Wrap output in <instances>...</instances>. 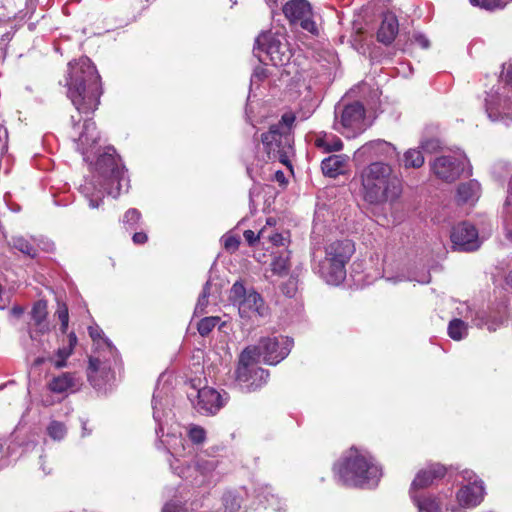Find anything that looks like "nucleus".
I'll return each instance as SVG.
<instances>
[{
  "mask_svg": "<svg viewBox=\"0 0 512 512\" xmlns=\"http://www.w3.org/2000/svg\"><path fill=\"white\" fill-rule=\"evenodd\" d=\"M91 179H86L81 185V193L89 202L92 209L99 208L103 200V190L113 198H117L123 189H128V177L121 160L113 148L100 155L90 164Z\"/></svg>",
  "mask_w": 512,
  "mask_h": 512,
  "instance_id": "obj_1",
  "label": "nucleus"
},
{
  "mask_svg": "<svg viewBox=\"0 0 512 512\" xmlns=\"http://www.w3.org/2000/svg\"><path fill=\"white\" fill-rule=\"evenodd\" d=\"M67 96L79 113H93L102 94L100 76L91 60L81 57L68 64Z\"/></svg>",
  "mask_w": 512,
  "mask_h": 512,
  "instance_id": "obj_2",
  "label": "nucleus"
},
{
  "mask_svg": "<svg viewBox=\"0 0 512 512\" xmlns=\"http://www.w3.org/2000/svg\"><path fill=\"white\" fill-rule=\"evenodd\" d=\"M360 194L371 205L395 202L402 194V181L394 173L392 166L383 161H375L359 172Z\"/></svg>",
  "mask_w": 512,
  "mask_h": 512,
  "instance_id": "obj_3",
  "label": "nucleus"
},
{
  "mask_svg": "<svg viewBox=\"0 0 512 512\" xmlns=\"http://www.w3.org/2000/svg\"><path fill=\"white\" fill-rule=\"evenodd\" d=\"M338 480L347 486L373 487L379 482L382 471L366 451L351 448L334 465Z\"/></svg>",
  "mask_w": 512,
  "mask_h": 512,
  "instance_id": "obj_4",
  "label": "nucleus"
},
{
  "mask_svg": "<svg viewBox=\"0 0 512 512\" xmlns=\"http://www.w3.org/2000/svg\"><path fill=\"white\" fill-rule=\"evenodd\" d=\"M500 79L505 85L501 93L488 94L486 112L491 121L509 125L512 123V59L503 64Z\"/></svg>",
  "mask_w": 512,
  "mask_h": 512,
  "instance_id": "obj_5",
  "label": "nucleus"
},
{
  "mask_svg": "<svg viewBox=\"0 0 512 512\" xmlns=\"http://www.w3.org/2000/svg\"><path fill=\"white\" fill-rule=\"evenodd\" d=\"M430 169L437 180L445 183H453L462 174L472 173L470 162L461 150L448 151L437 156L430 162Z\"/></svg>",
  "mask_w": 512,
  "mask_h": 512,
  "instance_id": "obj_6",
  "label": "nucleus"
},
{
  "mask_svg": "<svg viewBox=\"0 0 512 512\" xmlns=\"http://www.w3.org/2000/svg\"><path fill=\"white\" fill-rule=\"evenodd\" d=\"M254 55L261 63L271 62L276 67L286 66L292 57L286 41H281L270 33H261L255 41Z\"/></svg>",
  "mask_w": 512,
  "mask_h": 512,
  "instance_id": "obj_7",
  "label": "nucleus"
},
{
  "mask_svg": "<svg viewBox=\"0 0 512 512\" xmlns=\"http://www.w3.org/2000/svg\"><path fill=\"white\" fill-rule=\"evenodd\" d=\"M229 299L237 306L241 318H263L268 315V307L263 298L254 290H246L244 285L237 281L229 292Z\"/></svg>",
  "mask_w": 512,
  "mask_h": 512,
  "instance_id": "obj_8",
  "label": "nucleus"
},
{
  "mask_svg": "<svg viewBox=\"0 0 512 512\" xmlns=\"http://www.w3.org/2000/svg\"><path fill=\"white\" fill-rule=\"evenodd\" d=\"M267 159L264 161H279L288 165L289 157L293 152V137L287 133V127L271 126L267 133L261 137Z\"/></svg>",
  "mask_w": 512,
  "mask_h": 512,
  "instance_id": "obj_9",
  "label": "nucleus"
},
{
  "mask_svg": "<svg viewBox=\"0 0 512 512\" xmlns=\"http://www.w3.org/2000/svg\"><path fill=\"white\" fill-rule=\"evenodd\" d=\"M257 361L256 349H244L239 357L236 380L248 391L260 388L267 382L269 376L268 371L255 366Z\"/></svg>",
  "mask_w": 512,
  "mask_h": 512,
  "instance_id": "obj_10",
  "label": "nucleus"
},
{
  "mask_svg": "<svg viewBox=\"0 0 512 512\" xmlns=\"http://www.w3.org/2000/svg\"><path fill=\"white\" fill-rule=\"evenodd\" d=\"M364 114V107L359 102L343 108L338 106L335 109L333 128L347 138L355 137L365 130Z\"/></svg>",
  "mask_w": 512,
  "mask_h": 512,
  "instance_id": "obj_11",
  "label": "nucleus"
},
{
  "mask_svg": "<svg viewBox=\"0 0 512 512\" xmlns=\"http://www.w3.org/2000/svg\"><path fill=\"white\" fill-rule=\"evenodd\" d=\"M90 337L97 343V348H101L109 354V358L103 356V359L98 357L89 358V366L87 370V377L93 386H99L98 375L101 377L107 376L111 370L110 358L112 357L116 361V350L109 342L108 339L101 337V333L98 327L89 328Z\"/></svg>",
  "mask_w": 512,
  "mask_h": 512,
  "instance_id": "obj_12",
  "label": "nucleus"
},
{
  "mask_svg": "<svg viewBox=\"0 0 512 512\" xmlns=\"http://www.w3.org/2000/svg\"><path fill=\"white\" fill-rule=\"evenodd\" d=\"M293 340L285 336L261 338L257 346L246 349H256V359L263 358L269 365H276L285 359L291 351Z\"/></svg>",
  "mask_w": 512,
  "mask_h": 512,
  "instance_id": "obj_13",
  "label": "nucleus"
},
{
  "mask_svg": "<svg viewBox=\"0 0 512 512\" xmlns=\"http://www.w3.org/2000/svg\"><path fill=\"white\" fill-rule=\"evenodd\" d=\"M285 17L294 25L316 34L317 26L313 20L311 5L306 0H291L283 7Z\"/></svg>",
  "mask_w": 512,
  "mask_h": 512,
  "instance_id": "obj_14",
  "label": "nucleus"
},
{
  "mask_svg": "<svg viewBox=\"0 0 512 512\" xmlns=\"http://www.w3.org/2000/svg\"><path fill=\"white\" fill-rule=\"evenodd\" d=\"M196 392V400H192L195 409L205 415L217 413L226 403L227 394H221L212 387H203Z\"/></svg>",
  "mask_w": 512,
  "mask_h": 512,
  "instance_id": "obj_15",
  "label": "nucleus"
},
{
  "mask_svg": "<svg viewBox=\"0 0 512 512\" xmlns=\"http://www.w3.org/2000/svg\"><path fill=\"white\" fill-rule=\"evenodd\" d=\"M463 478L468 482L457 493V500L463 507H474L481 503L485 490L483 482L478 480L473 471H463Z\"/></svg>",
  "mask_w": 512,
  "mask_h": 512,
  "instance_id": "obj_16",
  "label": "nucleus"
},
{
  "mask_svg": "<svg viewBox=\"0 0 512 512\" xmlns=\"http://www.w3.org/2000/svg\"><path fill=\"white\" fill-rule=\"evenodd\" d=\"M451 241L462 251H474L481 245L477 229L469 222H462L453 227Z\"/></svg>",
  "mask_w": 512,
  "mask_h": 512,
  "instance_id": "obj_17",
  "label": "nucleus"
},
{
  "mask_svg": "<svg viewBox=\"0 0 512 512\" xmlns=\"http://www.w3.org/2000/svg\"><path fill=\"white\" fill-rule=\"evenodd\" d=\"M313 271L327 284L339 285L346 277V267L326 259H314Z\"/></svg>",
  "mask_w": 512,
  "mask_h": 512,
  "instance_id": "obj_18",
  "label": "nucleus"
},
{
  "mask_svg": "<svg viewBox=\"0 0 512 512\" xmlns=\"http://www.w3.org/2000/svg\"><path fill=\"white\" fill-rule=\"evenodd\" d=\"M354 253V245L350 240H337L325 247L324 259L346 267Z\"/></svg>",
  "mask_w": 512,
  "mask_h": 512,
  "instance_id": "obj_19",
  "label": "nucleus"
},
{
  "mask_svg": "<svg viewBox=\"0 0 512 512\" xmlns=\"http://www.w3.org/2000/svg\"><path fill=\"white\" fill-rule=\"evenodd\" d=\"M356 153L369 158L379 157L386 160L396 159L398 157L396 148L391 143L380 139L364 144Z\"/></svg>",
  "mask_w": 512,
  "mask_h": 512,
  "instance_id": "obj_20",
  "label": "nucleus"
},
{
  "mask_svg": "<svg viewBox=\"0 0 512 512\" xmlns=\"http://www.w3.org/2000/svg\"><path fill=\"white\" fill-rule=\"evenodd\" d=\"M99 133L96 125L90 120H86L82 126V130L79 132L78 137L75 139L77 143V149L84 156L85 160H88V153L93 150L95 145L98 143Z\"/></svg>",
  "mask_w": 512,
  "mask_h": 512,
  "instance_id": "obj_21",
  "label": "nucleus"
},
{
  "mask_svg": "<svg viewBox=\"0 0 512 512\" xmlns=\"http://www.w3.org/2000/svg\"><path fill=\"white\" fill-rule=\"evenodd\" d=\"M481 196V185L477 180L462 182L457 186L455 200L459 205H474Z\"/></svg>",
  "mask_w": 512,
  "mask_h": 512,
  "instance_id": "obj_22",
  "label": "nucleus"
},
{
  "mask_svg": "<svg viewBox=\"0 0 512 512\" xmlns=\"http://www.w3.org/2000/svg\"><path fill=\"white\" fill-rule=\"evenodd\" d=\"M445 468L440 464L431 465L429 468L417 473L411 485V496L417 489L428 487L434 479L444 476Z\"/></svg>",
  "mask_w": 512,
  "mask_h": 512,
  "instance_id": "obj_23",
  "label": "nucleus"
},
{
  "mask_svg": "<svg viewBox=\"0 0 512 512\" xmlns=\"http://www.w3.org/2000/svg\"><path fill=\"white\" fill-rule=\"evenodd\" d=\"M399 32V23L397 17L392 13H385L377 31L379 42L391 44Z\"/></svg>",
  "mask_w": 512,
  "mask_h": 512,
  "instance_id": "obj_24",
  "label": "nucleus"
},
{
  "mask_svg": "<svg viewBox=\"0 0 512 512\" xmlns=\"http://www.w3.org/2000/svg\"><path fill=\"white\" fill-rule=\"evenodd\" d=\"M349 157L344 154L331 155L321 163V169L325 176L336 178L347 170Z\"/></svg>",
  "mask_w": 512,
  "mask_h": 512,
  "instance_id": "obj_25",
  "label": "nucleus"
},
{
  "mask_svg": "<svg viewBox=\"0 0 512 512\" xmlns=\"http://www.w3.org/2000/svg\"><path fill=\"white\" fill-rule=\"evenodd\" d=\"M310 141L323 152L340 151L343 147L341 139L331 133L319 132L311 136Z\"/></svg>",
  "mask_w": 512,
  "mask_h": 512,
  "instance_id": "obj_26",
  "label": "nucleus"
},
{
  "mask_svg": "<svg viewBox=\"0 0 512 512\" xmlns=\"http://www.w3.org/2000/svg\"><path fill=\"white\" fill-rule=\"evenodd\" d=\"M76 344L77 337L75 333L71 332L68 335L67 344L59 347L56 350L54 356L49 357V361L56 369H62L67 366V359L73 354Z\"/></svg>",
  "mask_w": 512,
  "mask_h": 512,
  "instance_id": "obj_27",
  "label": "nucleus"
},
{
  "mask_svg": "<svg viewBox=\"0 0 512 512\" xmlns=\"http://www.w3.org/2000/svg\"><path fill=\"white\" fill-rule=\"evenodd\" d=\"M79 382L74 373L65 372L55 376L48 383V388L54 393H65L76 386Z\"/></svg>",
  "mask_w": 512,
  "mask_h": 512,
  "instance_id": "obj_28",
  "label": "nucleus"
},
{
  "mask_svg": "<svg viewBox=\"0 0 512 512\" xmlns=\"http://www.w3.org/2000/svg\"><path fill=\"white\" fill-rule=\"evenodd\" d=\"M172 456H183L185 453L184 439L179 434L171 433L166 435L162 441Z\"/></svg>",
  "mask_w": 512,
  "mask_h": 512,
  "instance_id": "obj_29",
  "label": "nucleus"
},
{
  "mask_svg": "<svg viewBox=\"0 0 512 512\" xmlns=\"http://www.w3.org/2000/svg\"><path fill=\"white\" fill-rule=\"evenodd\" d=\"M413 502L418 508L419 512H440L441 507L438 500L432 496L419 497L417 494L412 496Z\"/></svg>",
  "mask_w": 512,
  "mask_h": 512,
  "instance_id": "obj_30",
  "label": "nucleus"
},
{
  "mask_svg": "<svg viewBox=\"0 0 512 512\" xmlns=\"http://www.w3.org/2000/svg\"><path fill=\"white\" fill-rule=\"evenodd\" d=\"M289 253L283 252L277 256H274L271 262V271L273 274L283 277L286 276L289 272Z\"/></svg>",
  "mask_w": 512,
  "mask_h": 512,
  "instance_id": "obj_31",
  "label": "nucleus"
},
{
  "mask_svg": "<svg viewBox=\"0 0 512 512\" xmlns=\"http://www.w3.org/2000/svg\"><path fill=\"white\" fill-rule=\"evenodd\" d=\"M10 244L13 248L31 258H34L37 255V249L35 246L28 239L22 236L12 237Z\"/></svg>",
  "mask_w": 512,
  "mask_h": 512,
  "instance_id": "obj_32",
  "label": "nucleus"
},
{
  "mask_svg": "<svg viewBox=\"0 0 512 512\" xmlns=\"http://www.w3.org/2000/svg\"><path fill=\"white\" fill-rule=\"evenodd\" d=\"M468 326L461 319H453L448 325V335L456 341L462 340L467 336Z\"/></svg>",
  "mask_w": 512,
  "mask_h": 512,
  "instance_id": "obj_33",
  "label": "nucleus"
},
{
  "mask_svg": "<svg viewBox=\"0 0 512 512\" xmlns=\"http://www.w3.org/2000/svg\"><path fill=\"white\" fill-rule=\"evenodd\" d=\"M424 161V156L418 149H409L404 154V166L406 168H420Z\"/></svg>",
  "mask_w": 512,
  "mask_h": 512,
  "instance_id": "obj_34",
  "label": "nucleus"
},
{
  "mask_svg": "<svg viewBox=\"0 0 512 512\" xmlns=\"http://www.w3.org/2000/svg\"><path fill=\"white\" fill-rule=\"evenodd\" d=\"M46 430L49 437L55 441L62 440L67 433L64 423L56 420L51 421Z\"/></svg>",
  "mask_w": 512,
  "mask_h": 512,
  "instance_id": "obj_35",
  "label": "nucleus"
},
{
  "mask_svg": "<svg viewBox=\"0 0 512 512\" xmlns=\"http://www.w3.org/2000/svg\"><path fill=\"white\" fill-rule=\"evenodd\" d=\"M46 315V304L42 301L37 302L32 309V318L37 325L41 326V331L47 329V326L43 324Z\"/></svg>",
  "mask_w": 512,
  "mask_h": 512,
  "instance_id": "obj_36",
  "label": "nucleus"
},
{
  "mask_svg": "<svg viewBox=\"0 0 512 512\" xmlns=\"http://www.w3.org/2000/svg\"><path fill=\"white\" fill-rule=\"evenodd\" d=\"M219 317H205L198 323L197 329L201 336H207L219 323Z\"/></svg>",
  "mask_w": 512,
  "mask_h": 512,
  "instance_id": "obj_37",
  "label": "nucleus"
},
{
  "mask_svg": "<svg viewBox=\"0 0 512 512\" xmlns=\"http://www.w3.org/2000/svg\"><path fill=\"white\" fill-rule=\"evenodd\" d=\"M188 437L192 443L200 445L206 440V431L201 426L192 424L188 427Z\"/></svg>",
  "mask_w": 512,
  "mask_h": 512,
  "instance_id": "obj_38",
  "label": "nucleus"
},
{
  "mask_svg": "<svg viewBox=\"0 0 512 512\" xmlns=\"http://www.w3.org/2000/svg\"><path fill=\"white\" fill-rule=\"evenodd\" d=\"M265 240L269 241L274 246H286L289 243V234L274 232L268 228Z\"/></svg>",
  "mask_w": 512,
  "mask_h": 512,
  "instance_id": "obj_39",
  "label": "nucleus"
},
{
  "mask_svg": "<svg viewBox=\"0 0 512 512\" xmlns=\"http://www.w3.org/2000/svg\"><path fill=\"white\" fill-rule=\"evenodd\" d=\"M162 405V401L159 400V395L158 394H154L153 395V399H152V407H153V417H154V420L158 423V428L156 429V433L157 435L159 436V434L161 433L162 436H164V429H163V425H162V418H161V413H160V410H159V406Z\"/></svg>",
  "mask_w": 512,
  "mask_h": 512,
  "instance_id": "obj_40",
  "label": "nucleus"
},
{
  "mask_svg": "<svg viewBox=\"0 0 512 512\" xmlns=\"http://www.w3.org/2000/svg\"><path fill=\"white\" fill-rule=\"evenodd\" d=\"M473 6H478L486 10H494L497 8H503L507 1L503 0H470Z\"/></svg>",
  "mask_w": 512,
  "mask_h": 512,
  "instance_id": "obj_41",
  "label": "nucleus"
},
{
  "mask_svg": "<svg viewBox=\"0 0 512 512\" xmlns=\"http://www.w3.org/2000/svg\"><path fill=\"white\" fill-rule=\"evenodd\" d=\"M217 463L215 460L199 459L195 463V469L198 470L203 476L209 475L215 470Z\"/></svg>",
  "mask_w": 512,
  "mask_h": 512,
  "instance_id": "obj_42",
  "label": "nucleus"
},
{
  "mask_svg": "<svg viewBox=\"0 0 512 512\" xmlns=\"http://www.w3.org/2000/svg\"><path fill=\"white\" fill-rule=\"evenodd\" d=\"M222 242H223L224 248L228 252L232 253L238 249V247L240 245V238L236 235L227 233L222 237Z\"/></svg>",
  "mask_w": 512,
  "mask_h": 512,
  "instance_id": "obj_43",
  "label": "nucleus"
},
{
  "mask_svg": "<svg viewBox=\"0 0 512 512\" xmlns=\"http://www.w3.org/2000/svg\"><path fill=\"white\" fill-rule=\"evenodd\" d=\"M465 310L466 313L464 314V317L466 319H471L474 325H476L477 327H482L485 324L484 312L473 311L468 306L465 307Z\"/></svg>",
  "mask_w": 512,
  "mask_h": 512,
  "instance_id": "obj_44",
  "label": "nucleus"
},
{
  "mask_svg": "<svg viewBox=\"0 0 512 512\" xmlns=\"http://www.w3.org/2000/svg\"><path fill=\"white\" fill-rule=\"evenodd\" d=\"M268 232L267 227H263L258 234H255L252 230H245L244 231V238L248 242L249 245L255 244L259 239H266V234Z\"/></svg>",
  "mask_w": 512,
  "mask_h": 512,
  "instance_id": "obj_45",
  "label": "nucleus"
},
{
  "mask_svg": "<svg viewBox=\"0 0 512 512\" xmlns=\"http://www.w3.org/2000/svg\"><path fill=\"white\" fill-rule=\"evenodd\" d=\"M209 289H210V283L207 282L203 288V291H202L200 297L198 298V301H197V304L195 307L196 313L204 312V310L208 304Z\"/></svg>",
  "mask_w": 512,
  "mask_h": 512,
  "instance_id": "obj_46",
  "label": "nucleus"
},
{
  "mask_svg": "<svg viewBox=\"0 0 512 512\" xmlns=\"http://www.w3.org/2000/svg\"><path fill=\"white\" fill-rule=\"evenodd\" d=\"M141 214L137 209H129L123 218V223L129 228H133L140 220Z\"/></svg>",
  "mask_w": 512,
  "mask_h": 512,
  "instance_id": "obj_47",
  "label": "nucleus"
},
{
  "mask_svg": "<svg viewBox=\"0 0 512 512\" xmlns=\"http://www.w3.org/2000/svg\"><path fill=\"white\" fill-rule=\"evenodd\" d=\"M56 314H57L59 321L61 322V331L63 333H65L68 328V321H69L67 306L65 304L59 305Z\"/></svg>",
  "mask_w": 512,
  "mask_h": 512,
  "instance_id": "obj_48",
  "label": "nucleus"
},
{
  "mask_svg": "<svg viewBox=\"0 0 512 512\" xmlns=\"http://www.w3.org/2000/svg\"><path fill=\"white\" fill-rule=\"evenodd\" d=\"M440 148V142L437 139H426L421 142V149L426 152L432 153Z\"/></svg>",
  "mask_w": 512,
  "mask_h": 512,
  "instance_id": "obj_49",
  "label": "nucleus"
},
{
  "mask_svg": "<svg viewBox=\"0 0 512 512\" xmlns=\"http://www.w3.org/2000/svg\"><path fill=\"white\" fill-rule=\"evenodd\" d=\"M162 512H187L183 506L175 500H172L165 504L162 509Z\"/></svg>",
  "mask_w": 512,
  "mask_h": 512,
  "instance_id": "obj_50",
  "label": "nucleus"
},
{
  "mask_svg": "<svg viewBox=\"0 0 512 512\" xmlns=\"http://www.w3.org/2000/svg\"><path fill=\"white\" fill-rule=\"evenodd\" d=\"M8 133L7 130L0 124V158L7 150Z\"/></svg>",
  "mask_w": 512,
  "mask_h": 512,
  "instance_id": "obj_51",
  "label": "nucleus"
},
{
  "mask_svg": "<svg viewBox=\"0 0 512 512\" xmlns=\"http://www.w3.org/2000/svg\"><path fill=\"white\" fill-rule=\"evenodd\" d=\"M295 120V117L293 114H284L282 116V119L279 123L275 124L274 126H280L281 129L286 126L287 127V133H290L291 125L293 124Z\"/></svg>",
  "mask_w": 512,
  "mask_h": 512,
  "instance_id": "obj_52",
  "label": "nucleus"
},
{
  "mask_svg": "<svg viewBox=\"0 0 512 512\" xmlns=\"http://www.w3.org/2000/svg\"><path fill=\"white\" fill-rule=\"evenodd\" d=\"M504 229L506 236L512 240V209L507 212L504 218Z\"/></svg>",
  "mask_w": 512,
  "mask_h": 512,
  "instance_id": "obj_53",
  "label": "nucleus"
},
{
  "mask_svg": "<svg viewBox=\"0 0 512 512\" xmlns=\"http://www.w3.org/2000/svg\"><path fill=\"white\" fill-rule=\"evenodd\" d=\"M132 240L135 244H144L148 240V237L144 232H136L134 233Z\"/></svg>",
  "mask_w": 512,
  "mask_h": 512,
  "instance_id": "obj_54",
  "label": "nucleus"
},
{
  "mask_svg": "<svg viewBox=\"0 0 512 512\" xmlns=\"http://www.w3.org/2000/svg\"><path fill=\"white\" fill-rule=\"evenodd\" d=\"M414 40L422 48H428L429 47L428 39L424 35H422V34H416L414 36Z\"/></svg>",
  "mask_w": 512,
  "mask_h": 512,
  "instance_id": "obj_55",
  "label": "nucleus"
},
{
  "mask_svg": "<svg viewBox=\"0 0 512 512\" xmlns=\"http://www.w3.org/2000/svg\"><path fill=\"white\" fill-rule=\"evenodd\" d=\"M170 466L180 477H189L188 471L190 470V467L179 469L178 467H175L173 463H170Z\"/></svg>",
  "mask_w": 512,
  "mask_h": 512,
  "instance_id": "obj_56",
  "label": "nucleus"
},
{
  "mask_svg": "<svg viewBox=\"0 0 512 512\" xmlns=\"http://www.w3.org/2000/svg\"><path fill=\"white\" fill-rule=\"evenodd\" d=\"M265 76V70L263 68H257L252 75V81L255 79L261 80Z\"/></svg>",
  "mask_w": 512,
  "mask_h": 512,
  "instance_id": "obj_57",
  "label": "nucleus"
},
{
  "mask_svg": "<svg viewBox=\"0 0 512 512\" xmlns=\"http://www.w3.org/2000/svg\"><path fill=\"white\" fill-rule=\"evenodd\" d=\"M6 465L4 445L0 442V468Z\"/></svg>",
  "mask_w": 512,
  "mask_h": 512,
  "instance_id": "obj_58",
  "label": "nucleus"
},
{
  "mask_svg": "<svg viewBox=\"0 0 512 512\" xmlns=\"http://www.w3.org/2000/svg\"><path fill=\"white\" fill-rule=\"evenodd\" d=\"M47 360L49 361V358H47V359H46V358H44V357H38V358H36V359L34 360V365H35V366H40V365H42V364H43L45 361H47Z\"/></svg>",
  "mask_w": 512,
  "mask_h": 512,
  "instance_id": "obj_59",
  "label": "nucleus"
},
{
  "mask_svg": "<svg viewBox=\"0 0 512 512\" xmlns=\"http://www.w3.org/2000/svg\"><path fill=\"white\" fill-rule=\"evenodd\" d=\"M267 225L265 227L269 228L270 230H272V227L275 225V219L273 218H268L267 219Z\"/></svg>",
  "mask_w": 512,
  "mask_h": 512,
  "instance_id": "obj_60",
  "label": "nucleus"
},
{
  "mask_svg": "<svg viewBox=\"0 0 512 512\" xmlns=\"http://www.w3.org/2000/svg\"><path fill=\"white\" fill-rule=\"evenodd\" d=\"M429 281H430L429 276H427L426 278H424L422 280H419V282H421V283H428Z\"/></svg>",
  "mask_w": 512,
  "mask_h": 512,
  "instance_id": "obj_61",
  "label": "nucleus"
},
{
  "mask_svg": "<svg viewBox=\"0 0 512 512\" xmlns=\"http://www.w3.org/2000/svg\"><path fill=\"white\" fill-rule=\"evenodd\" d=\"M41 465H43V463ZM42 470H43V472L45 474H49L50 473V470L47 471L44 466H42Z\"/></svg>",
  "mask_w": 512,
  "mask_h": 512,
  "instance_id": "obj_62",
  "label": "nucleus"
},
{
  "mask_svg": "<svg viewBox=\"0 0 512 512\" xmlns=\"http://www.w3.org/2000/svg\"><path fill=\"white\" fill-rule=\"evenodd\" d=\"M14 312H15V313H21V310H20V309H19V310L14 309Z\"/></svg>",
  "mask_w": 512,
  "mask_h": 512,
  "instance_id": "obj_63",
  "label": "nucleus"
}]
</instances>
